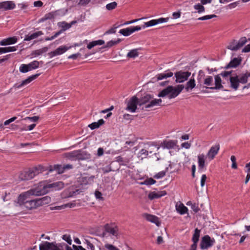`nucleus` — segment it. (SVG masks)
I'll return each mask as SVG.
<instances>
[{
    "mask_svg": "<svg viewBox=\"0 0 250 250\" xmlns=\"http://www.w3.org/2000/svg\"><path fill=\"white\" fill-rule=\"evenodd\" d=\"M139 99L135 96H133L128 101L126 110L131 112H134L137 109V105H139Z\"/></svg>",
    "mask_w": 250,
    "mask_h": 250,
    "instance_id": "7",
    "label": "nucleus"
},
{
    "mask_svg": "<svg viewBox=\"0 0 250 250\" xmlns=\"http://www.w3.org/2000/svg\"><path fill=\"white\" fill-rule=\"evenodd\" d=\"M207 178V177L206 174L202 175L201 179V186L202 187H203L205 186Z\"/></svg>",
    "mask_w": 250,
    "mask_h": 250,
    "instance_id": "64",
    "label": "nucleus"
},
{
    "mask_svg": "<svg viewBox=\"0 0 250 250\" xmlns=\"http://www.w3.org/2000/svg\"><path fill=\"white\" fill-rule=\"evenodd\" d=\"M217 16L215 15H206L201 17H200L198 19V20L200 21H204V20H208L211 19L213 18L216 17Z\"/></svg>",
    "mask_w": 250,
    "mask_h": 250,
    "instance_id": "54",
    "label": "nucleus"
},
{
    "mask_svg": "<svg viewBox=\"0 0 250 250\" xmlns=\"http://www.w3.org/2000/svg\"><path fill=\"white\" fill-rule=\"evenodd\" d=\"M58 25L59 27L62 28V29L59 31H61V33L71 27V24L68 23L65 21L59 22Z\"/></svg>",
    "mask_w": 250,
    "mask_h": 250,
    "instance_id": "35",
    "label": "nucleus"
},
{
    "mask_svg": "<svg viewBox=\"0 0 250 250\" xmlns=\"http://www.w3.org/2000/svg\"><path fill=\"white\" fill-rule=\"evenodd\" d=\"M144 216L148 221L154 223L157 225H158L159 221L157 216L149 214H145Z\"/></svg>",
    "mask_w": 250,
    "mask_h": 250,
    "instance_id": "30",
    "label": "nucleus"
},
{
    "mask_svg": "<svg viewBox=\"0 0 250 250\" xmlns=\"http://www.w3.org/2000/svg\"><path fill=\"white\" fill-rule=\"evenodd\" d=\"M44 170V167L39 165L37 167L30 168L28 170L21 172L19 174V177L21 181L30 180Z\"/></svg>",
    "mask_w": 250,
    "mask_h": 250,
    "instance_id": "2",
    "label": "nucleus"
},
{
    "mask_svg": "<svg viewBox=\"0 0 250 250\" xmlns=\"http://www.w3.org/2000/svg\"><path fill=\"white\" fill-rule=\"evenodd\" d=\"M72 167L71 165H66L63 166V168L62 167L61 165H56L54 166V169L58 171L59 173H62L63 172V170L65 169H70Z\"/></svg>",
    "mask_w": 250,
    "mask_h": 250,
    "instance_id": "34",
    "label": "nucleus"
},
{
    "mask_svg": "<svg viewBox=\"0 0 250 250\" xmlns=\"http://www.w3.org/2000/svg\"><path fill=\"white\" fill-rule=\"evenodd\" d=\"M81 192L82 191L79 189H77L75 190H73V189L69 188V189L63 192V194H65V195L63 197L64 198L73 197L80 194Z\"/></svg>",
    "mask_w": 250,
    "mask_h": 250,
    "instance_id": "22",
    "label": "nucleus"
},
{
    "mask_svg": "<svg viewBox=\"0 0 250 250\" xmlns=\"http://www.w3.org/2000/svg\"><path fill=\"white\" fill-rule=\"evenodd\" d=\"M35 126H36V124H33L30 125H28L26 127H24L21 128V130H32L34 128V127Z\"/></svg>",
    "mask_w": 250,
    "mask_h": 250,
    "instance_id": "61",
    "label": "nucleus"
},
{
    "mask_svg": "<svg viewBox=\"0 0 250 250\" xmlns=\"http://www.w3.org/2000/svg\"><path fill=\"white\" fill-rule=\"evenodd\" d=\"M214 242L215 240L214 239H211L208 235H205L202 238L200 243V248L203 250L207 249L211 247Z\"/></svg>",
    "mask_w": 250,
    "mask_h": 250,
    "instance_id": "8",
    "label": "nucleus"
},
{
    "mask_svg": "<svg viewBox=\"0 0 250 250\" xmlns=\"http://www.w3.org/2000/svg\"><path fill=\"white\" fill-rule=\"evenodd\" d=\"M169 18H161L158 19L152 20L149 21L145 22L144 25L141 27L143 28H145L146 27L153 26L159 23L167 22Z\"/></svg>",
    "mask_w": 250,
    "mask_h": 250,
    "instance_id": "10",
    "label": "nucleus"
},
{
    "mask_svg": "<svg viewBox=\"0 0 250 250\" xmlns=\"http://www.w3.org/2000/svg\"><path fill=\"white\" fill-rule=\"evenodd\" d=\"M166 174V171H162L156 174L155 175H154L153 177L156 179H160L164 176H165Z\"/></svg>",
    "mask_w": 250,
    "mask_h": 250,
    "instance_id": "55",
    "label": "nucleus"
},
{
    "mask_svg": "<svg viewBox=\"0 0 250 250\" xmlns=\"http://www.w3.org/2000/svg\"><path fill=\"white\" fill-rule=\"evenodd\" d=\"M104 123V121L103 119L99 120L98 122H94L91 124H90L88 126L91 129H94L100 127V126L102 125Z\"/></svg>",
    "mask_w": 250,
    "mask_h": 250,
    "instance_id": "39",
    "label": "nucleus"
},
{
    "mask_svg": "<svg viewBox=\"0 0 250 250\" xmlns=\"http://www.w3.org/2000/svg\"><path fill=\"white\" fill-rule=\"evenodd\" d=\"M40 74H36L29 77L23 81L20 84L16 83L14 85L13 87L15 88H20L25 85L31 82L34 80L36 79L40 75Z\"/></svg>",
    "mask_w": 250,
    "mask_h": 250,
    "instance_id": "14",
    "label": "nucleus"
},
{
    "mask_svg": "<svg viewBox=\"0 0 250 250\" xmlns=\"http://www.w3.org/2000/svg\"><path fill=\"white\" fill-rule=\"evenodd\" d=\"M104 247L107 250H120L118 248H117L114 245L110 244H106L104 245Z\"/></svg>",
    "mask_w": 250,
    "mask_h": 250,
    "instance_id": "58",
    "label": "nucleus"
},
{
    "mask_svg": "<svg viewBox=\"0 0 250 250\" xmlns=\"http://www.w3.org/2000/svg\"><path fill=\"white\" fill-rule=\"evenodd\" d=\"M90 158V155L85 151L78 150V160H87Z\"/></svg>",
    "mask_w": 250,
    "mask_h": 250,
    "instance_id": "26",
    "label": "nucleus"
},
{
    "mask_svg": "<svg viewBox=\"0 0 250 250\" xmlns=\"http://www.w3.org/2000/svg\"><path fill=\"white\" fill-rule=\"evenodd\" d=\"M42 63V62H38L37 61H34L32 62H31L27 64L29 69V71H31L33 69H35L38 68L39 67L40 63Z\"/></svg>",
    "mask_w": 250,
    "mask_h": 250,
    "instance_id": "38",
    "label": "nucleus"
},
{
    "mask_svg": "<svg viewBox=\"0 0 250 250\" xmlns=\"http://www.w3.org/2000/svg\"><path fill=\"white\" fill-rule=\"evenodd\" d=\"M195 81L194 78L190 79L186 83L185 89L187 91L192 89L195 87Z\"/></svg>",
    "mask_w": 250,
    "mask_h": 250,
    "instance_id": "37",
    "label": "nucleus"
},
{
    "mask_svg": "<svg viewBox=\"0 0 250 250\" xmlns=\"http://www.w3.org/2000/svg\"><path fill=\"white\" fill-rule=\"evenodd\" d=\"M232 71H224L222 72L220 75L224 78H227L229 77L230 78V76H234V75H231Z\"/></svg>",
    "mask_w": 250,
    "mask_h": 250,
    "instance_id": "59",
    "label": "nucleus"
},
{
    "mask_svg": "<svg viewBox=\"0 0 250 250\" xmlns=\"http://www.w3.org/2000/svg\"><path fill=\"white\" fill-rule=\"evenodd\" d=\"M152 99V97L150 95H146L141 99H139V105L141 106L144 104H146V103L150 102V101Z\"/></svg>",
    "mask_w": 250,
    "mask_h": 250,
    "instance_id": "29",
    "label": "nucleus"
},
{
    "mask_svg": "<svg viewBox=\"0 0 250 250\" xmlns=\"http://www.w3.org/2000/svg\"><path fill=\"white\" fill-rule=\"evenodd\" d=\"M237 46V41L235 40H233L229 43L227 46V48L232 51H237L238 49H233L232 47L236 48Z\"/></svg>",
    "mask_w": 250,
    "mask_h": 250,
    "instance_id": "45",
    "label": "nucleus"
},
{
    "mask_svg": "<svg viewBox=\"0 0 250 250\" xmlns=\"http://www.w3.org/2000/svg\"><path fill=\"white\" fill-rule=\"evenodd\" d=\"M20 72L22 73H26L29 71L28 66L27 64H22L19 68Z\"/></svg>",
    "mask_w": 250,
    "mask_h": 250,
    "instance_id": "53",
    "label": "nucleus"
},
{
    "mask_svg": "<svg viewBox=\"0 0 250 250\" xmlns=\"http://www.w3.org/2000/svg\"><path fill=\"white\" fill-rule=\"evenodd\" d=\"M15 6V4L12 1H5L0 2V10H11L13 9Z\"/></svg>",
    "mask_w": 250,
    "mask_h": 250,
    "instance_id": "15",
    "label": "nucleus"
},
{
    "mask_svg": "<svg viewBox=\"0 0 250 250\" xmlns=\"http://www.w3.org/2000/svg\"><path fill=\"white\" fill-rule=\"evenodd\" d=\"M43 190L44 189L42 190H40L38 186L36 188H31L27 191L22 193L19 195L18 197V203L20 205H24L25 206L26 203L29 201L28 199L30 196H41L45 194V192L46 191H44Z\"/></svg>",
    "mask_w": 250,
    "mask_h": 250,
    "instance_id": "1",
    "label": "nucleus"
},
{
    "mask_svg": "<svg viewBox=\"0 0 250 250\" xmlns=\"http://www.w3.org/2000/svg\"><path fill=\"white\" fill-rule=\"evenodd\" d=\"M142 29L141 26H136L121 29L119 33L124 36H128L135 31H139Z\"/></svg>",
    "mask_w": 250,
    "mask_h": 250,
    "instance_id": "11",
    "label": "nucleus"
},
{
    "mask_svg": "<svg viewBox=\"0 0 250 250\" xmlns=\"http://www.w3.org/2000/svg\"><path fill=\"white\" fill-rule=\"evenodd\" d=\"M58 15V11H55L50 12L49 13H48L46 14L44 17H43L42 18H41L39 20V22H43L46 20H51L54 19L57 15Z\"/></svg>",
    "mask_w": 250,
    "mask_h": 250,
    "instance_id": "24",
    "label": "nucleus"
},
{
    "mask_svg": "<svg viewBox=\"0 0 250 250\" xmlns=\"http://www.w3.org/2000/svg\"><path fill=\"white\" fill-rule=\"evenodd\" d=\"M18 41V38L16 36L9 37L4 39L0 42V45L2 46H6L8 45L13 44Z\"/></svg>",
    "mask_w": 250,
    "mask_h": 250,
    "instance_id": "16",
    "label": "nucleus"
},
{
    "mask_svg": "<svg viewBox=\"0 0 250 250\" xmlns=\"http://www.w3.org/2000/svg\"><path fill=\"white\" fill-rule=\"evenodd\" d=\"M138 56L137 49H134L130 50L127 54V57L130 58H134Z\"/></svg>",
    "mask_w": 250,
    "mask_h": 250,
    "instance_id": "44",
    "label": "nucleus"
},
{
    "mask_svg": "<svg viewBox=\"0 0 250 250\" xmlns=\"http://www.w3.org/2000/svg\"><path fill=\"white\" fill-rule=\"evenodd\" d=\"M62 238L63 240L67 242V243L71 245L72 243V240L71 239L70 235L68 234H64L62 236Z\"/></svg>",
    "mask_w": 250,
    "mask_h": 250,
    "instance_id": "56",
    "label": "nucleus"
},
{
    "mask_svg": "<svg viewBox=\"0 0 250 250\" xmlns=\"http://www.w3.org/2000/svg\"><path fill=\"white\" fill-rule=\"evenodd\" d=\"M148 154V152L145 149H142L138 153V156L141 157L142 159L146 158Z\"/></svg>",
    "mask_w": 250,
    "mask_h": 250,
    "instance_id": "49",
    "label": "nucleus"
},
{
    "mask_svg": "<svg viewBox=\"0 0 250 250\" xmlns=\"http://www.w3.org/2000/svg\"><path fill=\"white\" fill-rule=\"evenodd\" d=\"M39 189L41 190L44 189L46 191L45 194L48 192V188H53L55 190H59L62 188L64 187V184L62 182H57L52 184L45 185L43 183H40L38 186Z\"/></svg>",
    "mask_w": 250,
    "mask_h": 250,
    "instance_id": "5",
    "label": "nucleus"
},
{
    "mask_svg": "<svg viewBox=\"0 0 250 250\" xmlns=\"http://www.w3.org/2000/svg\"><path fill=\"white\" fill-rule=\"evenodd\" d=\"M104 229L106 232L116 237H118L119 235V229L116 225L106 224L104 226Z\"/></svg>",
    "mask_w": 250,
    "mask_h": 250,
    "instance_id": "9",
    "label": "nucleus"
},
{
    "mask_svg": "<svg viewBox=\"0 0 250 250\" xmlns=\"http://www.w3.org/2000/svg\"><path fill=\"white\" fill-rule=\"evenodd\" d=\"M173 73L171 72H168L167 73H161L157 75V81L161 80L164 79L171 77L173 76Z\"/></svg>",
    "mask_w": 250,
    "mask_h": 250,
    "instance_id": "41",
    "label": "nucleus"
},
{
    "mask_svg": "<svg viewBox=\"0 0 250 250\" xmlns=\"http://www.w3.org/2000/svg\"><path fill=\"white\" fill-rule=\"evenodd\" d=\"M247 39L245 37H242L240 40L237 41V46L236 48L232 47L233 49H239L241 48L246 42Z\"/></svg>",
    "mask_w": 250,
    "mask_h": 250,
    "instance_id": "42",
    "label": "nucleus"
},
{
    "mask_svg": "<svg viewBox=\"0 0 250 250\" xmlns=\"http://www.w3.org/2000/svg\"><path fill=\"white\" fill-rule=\"evenodd\" d=\"M167 194V192L165 190H163L161 191L158 192H151L148 194V198L150 200H153L155 199L159 198L163 196H165Z\"/></svg>",
    "mask_w": 250,
    "mask_h": 250,
    "instance_id": "17",
    "label": "nucleus"
},
{
    "mask_svg": "<svg viewBox=\"0 0 250 250\" xmlns=\"http://www.w3.org/2000/svg\"><path fill=\"white\" fill-rule=\"evenodd\" d=\"M53 245V243L45 242L40 245V250H51Z\"/></svg>",
    "mask_w": 250,
    "mask_h": 250,
    "instance_id": "40",
    "label": "nucleus"
},
{
    "mask_svg": "<svg viewBox=\"0 0 250 250\" xmlns=\"http://www.w3.org/2000/svg\"><path fill=\"white\" fill-rule=\"evenodd\" d=\"M48 49L47 47H44L41 49L33 51L31 55L34 57L42 55L43 53L46 52Z\"/></svg>",
    "mask_w": 250,
    "mask_h": 250,
    "instance_id": "33",
    "label": "nucleus"
},
{
    "mask_svg": "<svg viewBox=\"0 0 250 250\" xmlns=\"http://www.w3.org/2000/svg\"><path fill=\"white\" fill-rule=\"evenodd\" d=\"M39 206H42L43 205H47L49 204L51 201V198L49 196H46L42 198L38 199Z\"/></svg>",
    "mask_w": 250,
    "mask_h": 250,
    "instance_id": "31",
    "label": "nucleus"
},
{
    "mask_svg": "<svg viewBox=\"0 0 250 250\" xmlns=\"http://www.w3.org/2000/svg\"><path fill=\"white\" fill-rule=\"evenodd\" d=\"M40 207L38 199L35 200H30L26 203L25 207L28 209H33Z\"/></svg>",
    "mask_w": 250,
    "mask_h": 250,
    "instance_id": "19",
    "label": "nucleus"
},
{
    "mask_svg": "<svg viewBox=\"0 0 250 250\" xmlns=\"http://www.w3.org/2000/svg\"><path fill=\"white\" fill-rule=\"evenodd\" d=\"M200 230L197 228L195 229L194 233L193 235L192 240L194 243H197L200 237Z\"/></svg>",
    "mask_w": 250,
    "mask_h": 250,
    "instance_id": "43",
    "label": "nucleus"
},
{
    "mask_svg": "<svg viewBox=\"0 0 250 250\" xmlns=\"http://www.w3.org/2000/svg\"><path fill=\"white\" fill-rule=\"evenodd\" d=\"M161 103H162V100L161 99H153V100H151L150 101V102L148 104L146 105L145 108H150V107H153V106H154L156 105H160Z\"/></svg>",
    "mask_w": 250,
    "mask_h": 250,
    "instance_id": "32",
    "label": "nucleus"
},
{
    "mask_svg": "<svg viewBox=\"0 0 250 250\" xmlns=\"http://www.w3.org/2000/svg\"><path fill=\"white\" fill-rule=\"evenodd\" d=\"M184 88L182 84L178 85L176 87L168 86L162 90L158 94V97H164L168 96L169 99L174 98L177 97Z\"/></svg>",
    "mask_w": 250,
    "mask_h": 250,
    "instance_id": "3",
    "label": "nucleus"
},
{
    "mask_svg": "<svg viewBox=\"0 0 250 250\" xmlns=\"http://www.w3.org/2000/svg\"><path fill=\"white\" fill-rule=\"evenodd\" d=\"M204 76L205 74L204 71L202 70H200L199 71V74L197 77L198 83L200 84V85H202L201 80L202 78L204 77Z\"/></svg>",
    "mask_w": 250,
    "mask_h": 250,
    "instance_id": "57",
    "label": "nucleus"
},
{
    "mask_svg": "<svg viewBox=\"0 0 250 250\" xmlns=\"http://www.w3.org/2000/svg\"><path fill=\"white\" fill-rule=\"evenodd\" d=\"M43 34L42 31H39L33 33L32 34H28L25 35L24 41H30L31 40L37 39L38 37L42 36Z\"/></svg>",
    "mask_w": 250,
    "mask_h": 250,
    "instance_id": "21",
    "label": "nucleus"
},
{
    "mask_svg": "<svg viewBox=\"0 0 250 250\" xmlns=\"http://www.w3.org/2000/svg\"><path fill=\"white\" fill-rule=\"evenodd\" d=\"M176 145V143L173 140L164 141L162 143V146L167 149H172L174 148Z\"/></svg>",
    "mask_w": 250,
    "mask_h": 250,
    "instance_id": "27",
    "label": "nucleus"
},
{
    "mask_svg": "<svg viewBox=\"0 0 250 250\" xmlns=\"http://www.w3.org/2000/svg\"><path fill=\"white\" fill-rule=\"evenodd\" d=\"M66 158L71 161L78 160V150L73 151L64 154Z\"/></svg>",
    "mask_w": 250,
    "mask_h": 250,
    "instance_id": "28",
    "label": "nucleus"
},
{
    "mask_svg": "<svg viewBox=\"0 0 250 250\" xmlns=\"http://www.w3.org/2000/svg\"><path fill=\"white\" fill-rule=\"evenodd\" d=\"M250 77V73L247 72L245 74H242L239 76L236 74L234 76L230 77V87L236 90L239 86V83H246L248 82V79Z\"/></svg>",
    "mask_w": 250,
    "mask_h": 250,
    "instance_id": "4",
    "label": "nucleus"
},
{
    "mask_svg": "<svg viewBox=\"0 0 250 250\" xmlns=\"http://www.w3.org/2000/svg\"><path fill=\"white\" fill-rule=\"evenodd\" d=\"M207 155L205 156L204 154L202 153L199 154L197 156L198 167L199 170H203L205 167V160Z\"/></svg>",
    "mask_w": 250,
    "mask_h": 250,
    "instance_id": "20",
    "label": "nucleus"
},
{
    "mask_svg": "<svg viewBox=\"0 0 250 250\" xmlns=\"http://www.w3.org/2000/svg\"><path fill=\"white\" fill-rule=\"evenodd\" d=\"M95 195L96 199L100 200H103L104 198L102 197V194L100 191H98V190L95 191Z\"/></svg>",
    "mask_w": 250,
    "mask_h": 250,
    "instance_id": "62",
    "label": "nucleus"
},
{
    "mask_svg": "<svg viewBox=\"0 0 250 250\" xmlns=\"http://www.w3.org/2000/svg\"><path fill=\"white\" fill-rule=\"evenodd\" d=\"M176 211L181 215L188 212V208L182 203H177L175 206Z\"/></svg>",
    "mask_w": 250,
    "mask_h": 250,
    "instance_id": "23",
    "label": "nucleus"
},
{
    "mask_svg": "<svg viewBox=\"0 0 250 250\" xmlns=\"http://www.w3.org/2000/svg\"><path fill=\"white\" fill-rule=\"evenodd\" d=\"M39 119V116H33V117H27L24 119V120H29L32 122H36L38 121Z\"/></svg>",
    "mask_w": 250,
    "mask_h": 250,
    "instance_id": "63",
    "label": "nucleus"
},
{
    "mask_svg": "<svg viewBox=\"0 0 250 250\" xmlns=\"http://www.w3.org/2000/svg\"><path fill=\"white\" fill-rule=\"evenodd\" d=\"M117 5V3L116 2H115V1L112 2H111L110 3L106 4V8L108 10H112L115 9Z\"/></svg>",
    "mask_w": 250,
    "mask_h": 250,
    "instance_id": "51",
    "label": "nucleus"
},
{
    "mask_svg": "<svg viewBox=\"0 0 250 250\" xmlns=\"http://www.w3.org/2000/svg\"><path fill=\"white\" fill-rule=\"evenodd\" d=\"M121 42V39H118L116 41H110L107 42L106 45L104 47V48H109L117 44L120 42Z\"/></svg>",
    "mask_w": 250,
    "mask_h": 250,
    "instance_id": "46",
    "label": "nucleus"
},
{
    "mask_svg": "<svg viewBox=\"0 0 250 250\" xmlns=\"http://www.w3.org/2000/svg\"><path fill=\"white\" fill-rule=\"evenodd\" d=\"M175 82L176 83H182L188 80L191 75V72L182 70L175 73Z\"/></svg>",
    "mask_w": 250,
    "mask_h": 250,
    "instance_id": "6",
    "label": "nucleus"
},
{
    "mask_svg": "<svg viewBox=\"0 0 250 250\" xmlns=\"http://www.w3.org/2000/svg\"><path fill=\"white\" fill-rule=\"evenodd\" d=\"M156 181L152 178L146 179L143 183L146 185H152L156 183Z\"/></svg>",
    "mask_w": 250,
    "mask_h": 250,
    "instance_id": "52",
    "label": "nucleus"
},
{
    "mask_svg": "<svg viewBox=\"0 0 250 250\" xmlns=\"http://www.w3.org/2000/svg\"><path fill=\"white\" fill-rule=\"evenodd\" d=\"M70 48L71 47H66V46H61L54 51L49 52L48 54V55L49 56L50 58H52L54 56L60 55L63 54Z\"/></svg>",
    "mask_w": 250,
    "mask_h": 250,
    "instance_id": "13",
    "label": "nucleus"
},
{
    "mask_svg": "<svg viewBox=\"0 0 250 250\" xmlns=\"http://www.w3.org/2000/svg\"><path fill=\"white\" fill-rule=\"evenodd\" d=\"M219 149L220 145L219 144L211 146L207 154L208 159L209 161L212 160L218 154Z\"/></svg>",
    "mask_w": 250,
    "mask_h": 250,
    "instance_id": "12",
    "label": "nucleus"
},
{
    "mask_svg": "<svg viewBox=\"0 0 250 250\" xmlns=\"http://www.w3.org/2000/svg\"><path fill=\"white\" fill-rule=\"evenodd\" d=\"M94 176L93 177H86V176H83L81 178V181L83 184L87 185L88 184H89L92 180V178H93Z\"/></svg>",
    "mask_w": 250,
    "mask_h": 250,
    "instance_id": "48",
    "label": "nucleus"
},
{
    "mask_svg": "<svg viewBox=\"0 0 250 250\" xmlns=\"http://www.w3.org/2000/svg\"><path fill=\"white\" fill-rule=\"evenodd\" d=\"M215 86L209 87L210 89H219L223 88L221 84V79L219 75H216L214 77Z\"/></svg>",
    "mask_w": 250,
    "mask_h": 250,
    "instance_id": "25",
    "label": "nucleus"
},
{
    "mask_svg": "<svg viewBox=\"0 0 250 250\" xmlns=\"http://www.w3.org/2000/svg\"><path fill=\"white\" fill-rule=\"evenodd\" d=\"M18 46H9V47H3L4 52V53L10 52H14L17 50Z\"/></svg>",
    "mask_w": 250,
    "mask_h": 250,
    "instance_id": "50",
    "label": "nucleus"
},
{
    "mask_svg": "<svg viewBox=\"0 0 250 250\" xmlns=\"http://www.w3.org/2000/svg\"><path fill=\"white\" fill-rule=\"evenodd\" d=\"M61 34V31H58V32H56L53 36H51V37L45 38V40L46 41L53 40L55 38L57 37L59 35H60Z\"/></svg>",
    "mask_w": 250,
    "mask_h": 250,
    "instance_id": "60",
    "label": "nucleus"
},
{
    "mask_svg": "<svg viewBox=\"0 0 250 250\" xmlns=\"http://www.w3.org/2000/svg\"><path fill=\"white\" fill-rule=\"evenodd\" d=\"M203 4H202V3L201 4L198 3L197 4H195L194 5V8L195 10H197L199 13L204 12L205 11V8L203 6Z\"/></svg>",
    "mask_w": 250,
    "mask_h": 250,
    "instance_id": "47",
    "label": "nucleus"
},
{
    "mask_svg": "<svg viewBox=\"0 0 250 250\" xmlns=\"http://www.w3.org/2000/svg\"><path fill=\"white\" fill-rule=\"evenodd\" d=\"M241 58H234L225 67V68L227 69L230 68H235L241 63Z\"/></svg>",
    "mask_w": 250,
    "mask_h": 250,
    "instance_id": "18",
    "label": "nucleus"
},
{
    "mask_svg": "<svg viewBox=\"0 0 250 250\" xmlns=\"http://www.w3.org/2000/svg\"><path fill=\"white\" fill-rule=\"evenodd\" d=\"M203 84L205 85V87L209 88V87L207 86H210L212 87L213 85V79L212 76H208L204 80Z\"/></svg>",
    "mask_w": 250,
    "mask_h": 250,
    "instance_id": "36",
    "label": "nucleus"
}]
</instances>
